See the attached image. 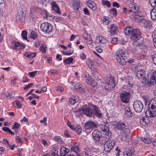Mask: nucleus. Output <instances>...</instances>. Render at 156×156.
I'll use <instances>...</instances> for the list:
<instances>
[{
  "instance_id": "4c0bfd02",
  "label": "nucleus",
  "mask_w": 156,
  "mask_h": 156,
  "mask_svg": "<svg viewBox=\"0 0 156 156\" xmlns=\"http://www.w3.org/2000/svg\"><path fill=\"white\" fill-rule=\"evenodd\" d=\"M73 61V58H72L69 57L64 60V62L65 63L69 64L72 63Z\"/></svg>"
},
{
  "instance_id": "a19ab883",
  "label": "nucleus",
  "mask_w": 156,
  "mask_h": 156,
  "mask_svg": "<svg viewBox=\"0 0 156 156\" xmlns=\"http://www.w3.org/2000/svg\"><path fill=\"white\" fill-rule=\"evenodd\" d=\"M141 140L145 143L147 144H150L151 141L149 138L142 137L141 138Z\"/></svg>"
},
{
  "instance_id": "4468645a",
  "label": "nucleus",
  "mask_w": 156,
  "mask_h": 156,
  "mask_svg": "<svg viewBox=\"0 0 156 156\" xmlns=\"http://www.w3.org/2000/svg\"><path fill=\"white\" fill-rule=\"evenodd\" d=\"M91 108L93 110V117L95 115L99 118L101 117L102 114L97 106L93 105Z\"/></svg>"
},
{
  "instance_id": "a211bd4d",
  "label": "nucleus",
  "mask_w": 156,
  "mask_h": 156,
  "mask_svg": "<svg viewBox=\"0 0 156 156\" xmlns=\"http://www.w3.org/2000/svg\"><path fill=\"white\" fill-rule=\"evenodd\" d=\"M119 31L118 27L114 24H112L110 28V33L111 35H115Z\"/></svg>"
},
{
  "instance_id": "c9c22d12",
  "label": "nucleus",
  "mask_w": 156,
  "mask_h": 156,
  "mask_svg": "<svg viewBox=\"0 0 156 156\" xmlns=\"http://www.w3.org/2000/svg\"><path fill=\"white\" fill-rule=\"evenodd\" d=\"M36 54L35 53L31 52H26L25 53L24 55L25 56L30 59H32L35 57Z\"/></svg>"
},
{
  "instance_id": "052dcab7",
  "label": "nucleus",
  "mask_w": 156,
  "mask_h": 156,
  "mask_svg": "<svg viewBox=\"0 0 156 156\" xmlns=\"http://www.w3.org/2000/svg\"><path fill=\"white\" fill-rule=\"evenodd\" d=\"M110 19L108 18V17L105 16L103 19V21L104 22H106V24H108L109 22H110V21L109 20Z\"/></svg>"
},
{
  "instance_id": "4d7b16f0",
  "label": "nucleus",
  "mask_w": 156,
  "mask_h": 156,
  "mask_svg": "<svg viewBox=\"0 0 156 156\" xmlns=\"http://www.w3.org/2000/svg\"><path fill=\"white\" fill-rule=\"evenodd\" d=\"M146 119L145 118H143L140 120V123L143 126H145L146 124Z\"/></svg>"
},
{
  "instance_id": "2f4dec72",
  "label": "nucleus",
  "mask_w": 156,
  "mask_h": 156,
  "mask_svg": "<svg viewBox=\"0 0 156 156\" xmlns=\"http://www.w3.org/2000/svg\"><path fill=\"white\" fill-rule=\"evenodd\" d=\"M125 114L126 116L129 117H131L133 115L132 113L128 107H126L125 108Z\"/></svg>"
},
{
  "instance_id": "bf43d9fd",
  "label": "nucleus",
  "mask_w": 156,
  "mask_h": 156,
  "mask_svg": "<svg viewBox=\"0 0 156 156\" xmlns=\"http://www.w3.org/2000/svg\"><path fill=\"white\" fill-rule=\"evenodd\" d=\"M82 112H83V111H82V108L75 112V114L78 116H80Z\"/></svg>"
},
{
  "instance_id": "8fccbe9b",
  "label": "nucleus",
  "mask_w": 156,
  "mask_h": 156,
  "mask_svg": "<svg viewBox=\"0 0 156 156\" xmlns=\"http://www.w3.org/2000/svg\"><path fill=\"white\" fill-rule=\"evenodd\" d=\"M37 73V71H35L32 72H29L28 75L30 77H34L36 75Z\"/></svg>"
},
{
  "instance_id": "f704fd0d",
  "label": "nucleus",
  "mask_w": 156,
  "mask_h": 156,
  "mask_svg": "<svg viewBox=\"0 0 156 156\" xmlns=\"http://www.w3.org/2000/svg\"><path fill=\"white\" fill-rule=\"evenodd\" d=\"M79 2V1L78 0H75L73 2V5L75 9L77 10L80 8Z\"/></svg>"
},
{
  "instance_id": "9d476101",
  "label": "nucleus",
  "mask_w": 156,
  "mask_h": 156,
  "mask_svg": "<svg viewBox=\"0 0 156 156\" xmlns=\"http://www.w3.org/2000/svg\"><path fill=\"white\" fill-rule=\"evenodd\" d=\"M130 95L129 92L124 91L121 93L120 98L122 102L125 103H127L129 101Z\"/></svg>"
},
{
  "instance_id": "e2e57ef3",
  "label": "nucleus",
  "mask_w": 156,
  "mask_h": 156,
  "mask_svg": "<svg viewBox=\"0 0 156 156\" xmlns=\"http://www.w3.org/2000/svg\"><path fill=\"white\" fill-rule=\"evenodd\" d=\"M64 136L67 137H70V135L69 132L67 130H65L64 133Z\"/></svg>"
},
{
  "instance_id": "dca6fc26",
  "label": "nucleus",
  "mask_w": 156,
  "mask_h": 156,
  "mask_svg": "<svg viewBox=\"0 0 156 156\" xmlns=\"http://www.w3.org/2000/svg\"><path fill=\"white\" fill-rule=\"evenodd\" d=\"M12 48L14 49L19 50L25 48V46L21 44L18 42L13 41L12 43Z\"/></svg>"
},
{
  "instance_id": "603ef678",
  "label": "nucleus",
  "mask_w": 156,
  "mask_h": 156,
  "mask_svg": "<svg viewBox=\"0 0 156 156\" xmlns=\"http://www.w3.org/2000/svg\"><path fill=\"white\" fill-rule=\"evenodd\" d=\"M149 3L152 7L156 6V0H149Z\"/></svg>"
},
{
  "instance_id": "0eeeda50",
  "label": "nucleus",
  "mask_w": 156,
  "mask_h": 156,
  "mask_svg": "<svg viewBox=\"0 0 156 156\" xmlns=\"http://www.w3.org/2000/svg\"><path fill=\"white\" fill-rule=\"evenodd\" d=\"M93 105L85 104L82 106L83 113L86 115L90 117H93V110L91 108Z\"/></svg>"
},
{
  "instance_id": "6ab92c4d",
  "label": "nucleus",
  "mask_w": 156,
  "mask_h": 156,
  "mask_svg": "<svg viewBox=\"0 0 156 156\" xmlns=\"http://www.w3.org/2000/svg\"><path fill=\"white\" fill-rule=\"evenodd\" d=\"M141 21L143 26L144 27L149 29H151V23L149 21L145 20L144 18H142V20Z\"/></svg>"
},
{
  "instance_id": "3c124183",
  "label": "nucleus",
  "mask_w": 156,
  "mask_h": 156,
  "mask_svg": "<svg viewBox=\"0 0 156 156\" xmlns=\"http://www.w3.org/2000/svg\"><path fill=\"white\" fill-rule=\"evenodd\" d=\"M27 33L26 31L24 30L23 31L21 35L23 37V38L27 40Z\"/></svg>"
},
{
  "instance_id": "e433bc0d",
  "label": "nucleus",
  "mask_w": 156,
  "mask_h": 156,
  "mask_svg": "<svg viewBox=\"0 0 156 156\" xmlns=\"http://www.w3.org/2000/svg\"><path fill=\"white\" fill-rule=\"evenodd\" d=\"M46 45L42 44L40 48V50L43 54H44L46 52Z\"/></svg>"
},
{
  "instance_id": "338daca9",
  "label": "nucleus",
  "mask_w": 156,
  "mask_h": 156,
  "mask_svg": "<svg viewBox=\"0 0 156 156\" xmlns=\"http://www.w3.org/2000/svg\"><path fill=\"white\" fill-rule=\"evenodd\" d=\"M63 89L64 88L61 86H58L56 88V90L59 92H62Z\"/></svg>"
},
{
  "instance_id": "69168bd1",
  "label": "nucleus",
  "mask_w": 156,
  "mask_h": 156,
  "mask_svg": "<svg viewBox=\"0 0 156 156\" xmlns=\"http://www.w3.org/2000/svg\"><path fill=\"white\" fill-rule=\"evenodd\" d=\"M77 128V129L76 130V132L78 134L80 135L82 132V129L80 127V126H78Z\"/></svg>"
},
{
  "instance_id": "4be33fe9",
  "label": "nucleus",
  "mask_w": 156,
  "mask_h": 156,
  "mask_svg": "<svg viewBox=\"0 0 156 156\" xmlns=\"http://www.w3.org/2000/svg\"><path fill=\"white\" fill-rule=\"evenodd\" d=\"M25 16V14L22 11L20 10L18 12L17 17L21 22H23L24 21Z\"/></svg>"
},
{
  "instance_id": "72a5a7b5",
  "label": "nucleus",
  "mask_w": 156,
  "mask_h": 156,
  "mask_svg": "<svg viewBox=\"0 0 156 156\" xmlns=\"http://www.w3.org/2000/svg\"><path fill=\"white\" fill-rule=\"evenodd\" d=\"M119 136L122 140L126 141H128V139L129 138V137L125 135V134H124L122 133L120 134Z\"/></svg>"
},
{
  "instance_id": "ddd939ff",
  "label": "nucleus",
  "mask_w": 156,
  "mask_h": 156,
  "mask_svg": "<svg viewBox=\"0 0 156 156\" xmlns=\"http://www.w3.org/2000/svg\"><path fill=\"white\" fill-rule=\"evenodd\" d=\"M141 33L139 29H134L133 31L131 34L130 38L133 41H135L140 37Z\"/></svg>"
},
{
  "instance_id": "a878e982",
  "label": "nucleus",
  "mask_w": 156,
  "mask_h": 156,
  "mask_svg": "<svg viewBox=\"0 0 156 156\" xmlns=\"http://www.w3.org/2000/svg\"><path fill=\"white\" fill-rule=\"evenodd\" d=\"M134 29L131 26H128L124 28V32L125 34L126 35H129L132 33V32L133 31Z\"/></svg>"
},
{
  "instance_id": "473e14b6",
  "label": "nucleus",
  "mask_w": 156,
  "mask_h": 156,
  "mask_svg": "<svg viewBox=\"0 0 156 156\" xmlns=\"http://www.w3.org/2000/svg\"><path fill=\"white\" fill-rule=\"evenodd\" d=\"M72 88L74 89H81L82 88V85L80 84L72 82Z\"/></svg>"
},
{
  "instance_id": "6e6552de",
  "label": "nucleus",
  "mask_w": 156,
  "mask_h": 156,
  "mask_svg": "<svg viewBox=\"0 0 156 156\" xmlns=\"http://www.w3.org/2000/svg\"><path fill=\"white\" fill-rule=\"evenodd\" d=\"M41 29L45 33H49L51 32L52 27L50 24L47 22H44L41 24Z\"/></svg>"
},
{
  "instance_id": "680f3d73",
  "label": "nucleus",
  "mask_w": 156,
  "mask_h": 156,
  "mask_svg": "<svg viewBox=\"0 0 156 156\" xmlns=\"http://www.w3.org/2000/svg\"><path fill=\"white\" fill-rule=\"evenodd\" d=\"M43 14L45 15H44V18H46L47 19H50V17H52V16H48V14L47 12L46 11L44 12Z\"/></svg>"
},
{
  "instance_id": "c85d7f7f",
  "label": "nucleus",
  "mask_w": 156,
  "mask_h": 156,
  "mask_svg": "<svg viewBox=\"0 0 156 156\" xmlns=\"http://www.w3.org/2000/svg\"><path fill=\"white\" fill-rule=\"evenodd\" d=\"M126 126L125 124L121 122H118L116 126V127L120 130H122L124 129Z\"/></svg>"
},
{
  "instance_id": "bb28decb",
  "label": "nucleus",
  "mask_w": 156,
  "mask_h": 156,
  "mask_svg": "<svg viewBox=\"0 0 156 156\" xmlns=\"http://www.w3.org/2000/svg\"><path fill=\"white\" fill-rule=\"evenodd\" d=\"M87 2L88 3V7L93 10L94 11L96 9V4L93 1L91 0L88 1Z\"/></svg>"
},
{
  "instance_id": "ea45409f",
  "label": "nucleus",
  "mask_w": 156,
  "mask_h": 156,
  "mask_svg": "<svg viewBox=\"0 0 156 156\" xmlns=\"http://www.w3.org/2000/svg\"><path fill=\"white\" fill-rule=\"evenodd\" d=\"M102 3L103 5H106L108 8L111 5L110 3L108 1L102 0Z\"/></svg>"
},
{
  "instance_id": "a18cd8bd",
  "label": "nucleus",
  "mask_w": 156,
  "mask_h": 156,
  "mask_svg": "<svg viewBox=\"0 0 156 156\" xmlns=\"http://www.w3.org/2000/svg\"><path fill=\"white\" fill-rule=\"evenodd\" d=\"M30 37L33 39H34L37 37V35L35 32L32 31L30 34Z\"/></svg>"
},
{
  "instance_id": "b1692460",
  "label": "nucleus",
  "mask_w": 156,
  "mask_h": 156,
  "mask_svg": "<svg viewBox=\"0 0 156 156\" xmlns=\"http://www.w3.org/2000/svg\"><path fill=\"white\" fill-rule=\"evenodd\" d=\"M144 38L142 37H139L133 43L136 46H138L141 45L143 42Z\"/></svg>"
},
{
  "instance_id": "9b49d317",
  "label": "nucleus",
  "mask_w": 156,
  "mask_h": 156,
  "mask_svg": "<svg viewBox=\"0 0 156 156\" xmlns=\"http://www.w3.org/2000/svg\"><path fill=\"white\" fill-rule=\"evenodd\" d=\"M84 81L88 84L94 87L97 85V82L92 79L91 76L89 74L85 75L83 79Z\"/></svg>"
},
{
  "instance_id": "c03bdc74",
  "label": "nucleus",
  "mask_w": 156,
  "mask_h": 156,
  "mask_svg": "<svg viewBox=\"0 0 156 156\" xmlns=\"http://www.w3.org/2000/svg\"><path fill=\"white\" fill-rule=\"evenodd\" d=\"M106 133L105 134V137L107 139H109L111 137V131H110V130H109L105 132Z\"/></svg>"
},
{
  "instance_id": "5701e85b",
  "label": "nucleus",
  "mask_w": 156,
  "mask_h": 156,
  "mask_svg": "<svg viewBox=\"0 0 156 156\" xmlns=\"http://www.w3.org/2000/svg\"><path fill=\"white\" fill-rule=\"evenodd\" d=\"M69 151V150L65 147H62L60 148V156H65Z\"/></svg>"
},
{
  "instance_id": "0e129e2a",
  "label": "nucleus",
  "mask_w": 156,
  "mask_h": 156,
  "mask_svg": "<svg viewBox=\"0 0 156 156\" xmlns=\"http://www.w3.org/2000/svg\"><path fill=\"white\" fill-rule=\"evenodd\" d=\"M67 125L71 129L73 130H76V128H74V127L71 125V123L69 121H68L67 122Z\"/></svg>"
},
{
  "instance_id": "58836bf2",
  "label": "nucleus",
  "mask_w": 156,
  "mask_h": 156,
  "mask_svg": "<svg viewBox=\"0 0 156 156\" xmlns=\"http://www.w3.org/2000/svg\"><path fill=\"white\" fill-rule=\"evenodd\" d=\"M121 133L124 134H125V135L129 137L130 130L128 128L125 129L123 130V131Z\"/></svg>"
},
{
  "instance_id": "79ce46f5",
  "label": "nucleus",
  "mask_w": 156,
  "mask_h": 156,
  "mask_svg": "<svg viewBox=\"0 0 156 156\" xmlns=\"http://www.w3.org/2000/svg\"><path fill=\"white\" fill-rule=\"evenodd\" d=\"M87 62L88 64L89 67L91 68L92 66H93L94 62L93 61H91L90 59H88L87 60Z\"/></svg>"
},
{
  "instance_id": "13d9d810",
  "label": "nucleus",
  "mask_w": 156,
  "mask_h": 156,
  "mask_svg": "<svg viewBox=\"0 0 156 156\" xmlns=\"http://www.w3.org/2000/svg\"><path fill=\"white\" fill-rule=\"evenodd\" d=\"M151 59L154 64L156 65V52L151 56Z\"/></svg>"
},
{
  "instance_id": "09e8293b",
  "label": "nucleus",
  "mask_w": 156,
  "mask_h": 156,
  "mask_svg": "<svg viewBox=\"0 0 156 156\" xmlns=\"http://www.w3.org/2000/svg\"><path fill=\"white\" fill-rule=\"evenodd\" d=\"M53 19L55 20L56 21L58 22L63 20V18L61 17H57L55 16L53 18Z\"/></svg>"
},
{
  "instance_id": "cd10ccee",
  "label": "nucleus",
  "mask_w": 156,
  "mask_h": 156,
  "mask_svg": "<svg viewBox=\"0 0 156 156\" xmlns=\"http://www.w3.org/2000/svg\"><path fill=\"white\" fill-rule=\"evenodd\" d=\"M78 97L77 96H72L69 98V103L71 105H73L78 101Z\"/></svg>"
},
{
  "instance_id": "2eb2a0df",
  "label": "nucleus",
  "mask_w": 156,
  "mask_h": 156,
  "mask_svg": "<svg viewBox=\"0 0 156 156\" xmlns=\"http://www.w3.org/2000/svg\"><path fill=\"white\" fill-rule=\"evenodd\" d=\"M84 126L87 129L95 128L97 127V125L94 122L90 120H89L85 123Z\"/></svg>"
},
{
  "instance_id": "39448f33",
  "label": "nucleus",
  "mask_w": 156,
  "mask_h": 156,
  "mask_svg": "<svg viewBox=\"0 0 156 156\" xmlns=\"http://www.w3.org/2000/svg\"><path fill=\"white\" fill-rule=\"evenodd\" d=\"M145 75V72L144 69L139 70L137 71L135 74V78L140 80L141 79V83L145 84L146 83H148V82L147 80Z\"/></svg>"
},
{
  "instance_id": "5fc2aeb1",
  "label": "nucleus",
  "mask_w": 156,
  "mask_h": 156,
  "mask_svg": "<svg viewBox=\"0 0 156 156\" xmlns=\"http://www.w3.org/2000/svg\"><path fill=\"white\" fill-rule=\"evenodd\" d=\"M79 150V148L77 145H73L71 148V150L76 152V151Z\"/></svg>"
},
{
  "instance_id": "f257e3e1",
  "label": "nucleus",
  "mask_w": 156,
  "mask_h": 156,
  "mask_svg": "<svg viewBox=\"0 0 156 156\" xmlns=\"http://www.w3.org/2000/svg\"><path fill=\"white\" fill-rule=\"evenodd\" d=\"M114 56L117 61L122 65H125L126 61L129 63L133 62V60L132 59L128 60L127 61H125V59L129 57V55L128 52L123 49H121L119 50V52L116 53L115 54Z\"/></svg>"
},
{
  "instance_id": "6e6d98bb",
  "label": "nucleus",
  "mask_w": 156,
  "mask_h": 156,
  "mask_svg": "<svg viewBox=\"0 0 156 156\" xmlns=\"http://www.w3.org/2000/svg\"><path fill=\"white\" fill-rule=\"evenodd\" d=\"M109 11L111 14H112L115 16L117 15V12L116 10L115 9L113 8L111 9Z\"/></svg>"
},
{
  "instance_id": "37998d69",
  "label": "nucleus",
  "mask_w": 156,
  "mask_h": 156,
  "mask_svg": "<svg viewBox=\"0 0 156 156\" xmlns=\"http://www.w3.org/2000/svg\"><path fill=\"white\" fill-rule=\"evenodd\" d=\"M20 127V124L16 122L14 123V125L12 126V129L16 130L18 129Z\"/></svg>"
},
{
  "instance_id": "f03ea898",
  "label": "nucleus",
  "mask_w": 156,
  "mask_h": 156,
  "mask_svg": "<svg viewBox=\"0 0 156 156\" xmlns=\"http://www.w3.org/2000/svg\"><path fill=\"white\" fill-rule=\"evenodd\" d=\"M92 136L95 144L98 146H101L106 142L105 137L102 136L101 132L98 129L93 131Z\"/></svg>"
},
{
  "instance_id": "c756f323",
  "label": "nucleus",
  "mask_w": 156,
  "mask_h": 156,
  "mask_svg": "<svg viewBox=\"0 0 156 156\" xmlns=\"http://www.w3.org/2000/svg\"><path fill=\"white\" fill-rule=\"evenodd\" d=\"M150 14L151 19L156 20V8H154L151 10Z\"/></svg>"
},
{
  "instance_id": "20e7f679",
  "label": "nucleus",
  "mask_w": 156,
  "mask_h": 156,
  "mask_svg": "<svg viewBox=\"0 0 156 156\" xmlns=\"http://www.w3.org/2000/svg\"><path fill=\"white\" fill-rule=\"evenodd\" d=\"M104 87L106 90L109 91L115 87V83L114 80V77L109 75L105 78Z\"/></svg>"
},
{
  "instance_id": "aec40b11",
  "label": "nucleus",
  "mask_w": 156,
  "mask_h": 156,
  "mask_svg": "<svg viewBox=\"0 0 156 156\" xmlns=\"http://www.w3.org/2000/svg\"><path fill=\"white\" fill-rule=\"evenodd\" d=\"M83 37L86 40V42L87 44H90L92 43V40L90 34L85 32L83 34Z\"/></svg>"
},
{
  "instance_id": "864d4df0",
  "label": "nucleus",
  "mask_w": 156,
  "mask_h": 156,
  "mask_svg": "<svg viewBox=\"0 0 156 156\" xmlns=\"http://www.w3.org/2000/svg\"><path fill=\"white\" fill-rule=\"evenodd\" d=\"M90 47L92 48H94L98 47L99 46V44H97L95 42L94 43H92L90 44Z\"/></svg>"
},
{
  "instance_id": "1a4fd4ad",
  "label": "nucleus",
  "mask_w": 156,
  "mask_h": 156,
  "mask_svg": "<svg viewBox=\"0 0 156 156\" xmlns=\"http://www.w3.org/2000/svg\"><path fill=\"white\" fill-rule=\"evenodd\" d=\"M133 107L135 111L137 112H140L143 108V105L140 101H135L133 104Z\"/></svg>"
},
{
  "instance_id": "49530a36",
  "label": "nucleus",
  "mask_w": 156,
  "mask_h": 156,
  "mask_svg": "<svg viewBox=\"0 0 156 156\" xmlns=\"http://www.w3.org/2000/svg\"><path fill=\"white\" fill-rule=\"evenodd\" d=\"M102 36H99L97 37L96 39L95 42L97 44H99V46L101 44V39H102Z\"/></svg>"
},
{
  "instance_id": "423d86ee",
  "label": "nucleus",
  "mask_w": 156,
  "mask_h": 156,
  "mask_svg": "<svg viewBox=\"0 0 156 156\" xmlns=\"http://www.w3.org/2000/svg\"><path fill=\"white\" fill-rule=\"evenodd\" d=\"M145 115L148 117H153L156 115V103L151 105V108L149 107L145 112Z\"/></svg>"
},
{
  "instance_id": "7ed1b4c3",
  "label": "nucleus",
  "mask_w": 156,
  "mask_h": 156,
  "mask_svg": "<svg viewBox=\"0 0 156 156\" xmlns=\"http://www.w3.org/2000/svg\"><path fill=\"white\" fill-rule=\"evenodd\" d=\"M131 9L127 12H133L134 14L132 15V17L134 20L138 19L140 21L142 20V14L140 13L141 11L139 7L135 3H132L130 4V6Z\"/></svg>"
},
{
  "instance_id": "412c9836",
  "label": "nucleus",
  "mask_w": 156,
  "mask_h": 156,
  "mask_svg": "<svg viewBox=\"0 0 156 156\" xmlns=\"http://www.w3.org/2000/svg\"><path fill=\"white\" fill-rule=\"evenodd\" d=\"M135 150L133 148H131L127 151H124L123 156H134Z\"/></svg>"
},
{
  "instance_id": "393cba45",
  "label": "nucleus",
  "mask_w": 156,
  "mask_h": 156,
  "mask_svg": "<svg viewBox=\"0 0 156 156\" xmlns=\"http://www.w3.org/2000/svg\"><path fill=\"white\" fill-rule=\"evenodd\" d=\"M150 81L152 84L156 83V71L154 72L151 74Z\"/></svg>"
},
{
  "instance_id": "f8f14e48",
  "label": "nucleus",
  "mask_w": 156,
  "mask_h": 156,
  "mask_svg": "<svg viewBox=\"0 0 156 156\" xmlns=\"http://www.w3.org/2000/svg\"><path fill=\"white\" fill-rule=\"evenodd\" d=\"M115 142L114 140H108L106 142L104 145V150L106 152H108L114 146Z\"/></svg>"
},
{
  "instance_id": "7c9ffc66",
  "label": "nucleus",
  "mask_w": 156,
  "mask_h": 156,
  "mask_svg": "<svg viewBox=\"0 0 156 156\" xmlns=\"http://www.w3.org/2000/svg\"><path fill=\"white\" fill-rule=\"evenodd\" d=\"M100 129L101 131L105 132L109 130V128L107 125L104 124H101L100 125Z\"/></svg>"
},
{
  "instance_id": "774afa93",
  "label": "nucleus",
  "mask_w": 156,
  "mask_h": 156,
  "mask_svg": "<svg viewBox=\"0 0 156 156\" xmlns=\"http://www.w3.org/2000/svg\"><path fill=\"white\" fill-rule=\"evenodd\" d=\"M80 58L84 60L86 59V56L83 53H82L80 55Z\"/></svg>"
},
{
  "instance_id": "f3484780",
  "label": "nucleus",
  "mask_w": 156,
  "mask_h": 156,
  "mask_svg": "<svg viewBox=\"0 0 156 156\" xmlns=\"http://www.w3.org/2000/svg\"><path fill=\"white\" fill-rule=\"evenodd\" d=\"M51 5L52 6V10L58 14H60V12L59 10V8L55 2L52 1L51 2Z\"/></svg>"
},
{
  "instance_id": "de8ad7c7",
  "label": "nucleus",
  "mask_w": 156,
  "mask_h": 156,
  "mask_svg": "<svg viewBox=\"0 0 156 156\" xmlns=\"http://www.w3.org/2000/svg\"><path fill=\"white\" fill-rule=\"evenodd\" d=\"M73 51L70 50L69 51H63L62 53L64 55H69L73 54Z\"/></svg>"
}]
</instances>
